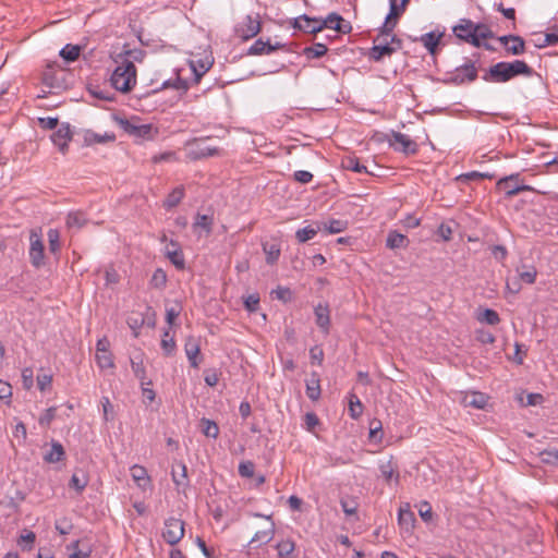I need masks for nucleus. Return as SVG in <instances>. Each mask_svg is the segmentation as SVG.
Masks as SVG:
<instances>
[{
	"instance_id": "9d476101",
	"label": "nucleus",
	"mask_w": 558,
	"mask_h": 558,
	"mask_svg": "<svg viewBox=\"0 0 558 558\" xmlns=\"http://www.w3.org/2000/svg\"><path fill=\"white\" fill-rule=\"evenodd\" d=\"M31 247H29V259L35 268H39L44 265L45 246L40 235L36 231H31L29 235Z\"/></svg>"
},
{
	"instance_id": "bb28decb",
	"label": "nucleus",
	"mask_w": 558,
	"mask_h": 558,
	"mask_svg": "<svg viewBox=\"0 0 558 558\" xmlns=\"http://www.w3.org/2000/svg\"><path fill=\"white\" fill-rule=\"evenodd\" d=\"M166 88H173L182 94L186 93L189 89V83L186 80L181 78L180 76H177L174 80L169 78L166 80L160 87L154 89V93L166 89Z\"/></svg>"
},
{
	"instance_id": "09e8293b",
	"label": "nucleus",
	"mask_w": 558,
	"mask_h": 558,
	"mask_svg": "<svg viewBox=\"0 0 558 558\" xmlns=\"http://www.w3.org/2000/svg\"><path fill=\"white\" fill-rule=\"evenodd\" d=\"M96 362L102 369L112 368L114 366L110 351L96 352Z\"/></svg>"
},
{
	"instance_id": "20e7f679",
	"label": "nucleus",
	"mask_w": 558,
	"mask_h": 558,
	"mask_svg": "<svg viewBox=\"0 0 558 558\" xmlns=\"http://www.w3.org/2000/svg\"><path fill=\"white\" fill-rule=\"evenodd\" d=\"M474 31V22L469 19L460 20L459 24H457L452 28V32L458 39L477 48L484 47L486 50L495 51V47H493L492 45L478 41Z\"/></svg>"
},
{
	"instance_id": "412c9836",
	"label": "nucleus",
	"mask_w": 558,
	"mask_h": 558,
	"mask_svg": "<svg viewBox=\"0 0 558 558\" xmlns=\"http://www.w3.org/2000/svg\"><path fill=\"white\" fill-rule=\"evenodd\" d=\"M409 243L410 241L407 235L396 230H391L386 239V246L390 250L407 248Z\"/></svg>"
},
{
	"instance_id": "a19ab883",
	"label": "nucleus",
	"mask_w": 558,
	"mask_h": 558,
	"mask_svg": "<svg viewBox=\"0 0 558 558\" xmlns=\"http://www.w3.org/2000/svg\"><path fill=\"white\" fill-rule=\"evenodd\" d=\"M88 484V478L84 472L80 475L78 473H74L70 480L69 486L76 490L77 494H81Z\"/></svg>"
},
{
	"instance_id": "f704fd0d",
	"label": "nucleus",
	"mask_w": 558,
	"mask_h": 558,
	"mask_svg": "<svg viewBox=\"0 0 558 558\" xmlns=\"http://www.w3.org/2000/svg\"><path fill=\"white\" fill-rule=\"evenodd\" d=\"M397 22L398 21L392 20V19L386 16V20H385L384 24L378 29V34L375 37L374 43H377V41H379L380 39H384V38L387 39L388 36L391 37L393 28L397 25Z\"/></svg>"
},
{
	"instance_id": "6e6552de",
	"label": "nucleus",
	"mask_w": 558,
	"mask_h": 558,
	"mask_svg": "<svg viewBox=\"0 0 558 558\" xmlns=\"http://www.w3.org/2000/svg\"><path fill=\"white\" fill-rule=\"evenodd\" d=\"M184 521L178 518H168L165 521L162 537L171 546L177 545L184 536Z\"/></svg>"
},
{
	"instance_id": "a878e982",
	"label": "nucleus",
	"mask_w": 558,
	"mask_h": 558,
	"mask_svg": "<svg viewBox=\"0 0 558 558\" xmlns=\"http://www.w3.org/2000/svg\"><path fill=\"white\" fill-rule=\"evenodd\" d=\"M65 451L59 441L52 440L51 449L44 456V460L48 463H57L64 459Z\"/></svg>"
},
{
	"instance_id": "774afa93",
	"label": "nucleus",
	"mask_w": 558,
	"mask_h": 558,
	"mask_svg": "<svg viewBox=\"0 0 558 558\" xmlns=\"http://www.w3.org/2000/svg\"><path fill=\"white\" fill-rule=\"evenodd\" d=\"M80 541H75L71 546L73 548V553L69 556V558H89L92 554V549L88 547L85 550L78 548Z\"/></svg>"
},
{
	"instance_id": "ea45409f",
	"label": "nucleus",
	"mask_w": 558,
	"mask_h": 558,
	"mask_svg": "<svg viewBox=\"0 0 558 558\" xmlns=\"http://www.w3.org/2000/svg\"><path fill=\"white\" fill-rule=\"evenodd\" d=\"M477 320L480 323H485L490 326L498 325L500 323L499 314L492 308H485L478 316Z\"/></svg>"
},
{
	"instance_id": "5701e85b",
	"label": "nucleus",
	"mask_w": 558,
	"mask_h": 558,
	"mask_svg": "<svg viewBox=\"0 0 558 558\" xmlns=\"http://www.w3.org/2000/svg\"><path fill=\"white\" fill-rule=\"evenodd\" d=\"M142 353L131 359V368L135 375V377L141 381L142 386L151 385V381H146V369L143 363Z\"/></svg>"
},
{
	"instance_id": "cd10ccee",
	"label": "nucleus",
	"mask_w": 558,
	"mask_h": 558,
	"mask_svg": "<svg viewBox=\"0 0 558 558\" xmlns=\"http://www.w3.org/2000/svg\"><path fill=\"white\" fill-rule=\"evenodd\" d=\"M322 229L330 234L343 232L348 229L349 222L342 219H329L326 222H320Z\"/></svg>"
},
{
	"instance_id": "0eeeda50",
	"label": "nucleus",
	"mask_w": 558,
	"mask_h": 558,
	"mask_svg": "<svg viewBox=\"0 0 558 558\" xmlns=\"http://www.w3.org/2000/svg\"><path fill=\"white\" fill-rule=\"evenodd\" d=\"M520 174L513 173L508 177L501 178L496 183L498 191L505 192V198H511L520 192L532 191L530 185L519 184Z\"/></svg>"
},
{
	"instance_id": "8fccbe9b",
	"label": "nucleus",
	"mask_w": 558,
	"mask_h": 558,
	"mask_svg": "<svg viewBox=\"0 0 558 558\" xmlns=\"http://www.w3.org/2000/svg\"><path fill=\"white\" fill-rule=\"evenodd\" d=\"M194 228H201L209 234L213 230V217L198 214L194 222Z\"/></svg>"
},
{
	"instance_id": "393cba45",
	"label": "nucleus",
	"mask_w": 558,
	"mask_h": 558,
	"mask_svg": "<svg viewBox=\"0 0 558 558\" xmlns=\"http://www.w3.org/2000/svg\"><path fill=\"white\" fill-rule=\"evenodd\" d=\"M114 140L116 135L113 133H105L104 135H100L92 131H86L84 134V144L86 146H90L93 144L114 142Z\"/></svg>"
},
{
	"instance_id": "2eb2a0df",
	"label": "nucleus",
	"mask_w": 558,
	"mask_h": 558,
	"mask_svg": "<svg viewBox=\"0 0 558 558\" xmlns=\"http://www.w3.org/2000/svg\"><path fill=\"white\" fill-rule=\"evenodd\" d=\"M254 517L266 518L269 520V525L267 529L257 531L254 536L251 538L248 544L259 543V545L268 544L275 536V523L271 520L270 515H263L260 513H254Z\"/></svg>"
},
{
	"instance_id": "e433bc0d",
	"label": "nucleus",
	"mask_w": 558,
	"mask_h": 558,
	"mask_svg": "<svg viewBox=\"0 0 558 558\" xmlns=\"http://www.w3.org/2000/svg\"><path fill=\"white\" fill-rule=\"evenodd\" d=\"M408 3L407 0H400V2L398 0H389V13L387 16L398 21L405 11Z\"/></svg>"
},
{
	"instance_id": "b1692460",
	"label": "nucleus",
	"mask_w": 558,
	"mask_h": 558,
	"mask_svg": "<svg viewBox=\"0 0 558 558\" xmlns=\"http://www.w3.org/2000/svg\"><path fill=\"white\" fill-rule=\"evenodd\" d=\"M398 522L407 531L414 526L415 517L411 511L409 504H407L404 507H400L398 513Z\"/></svg>"
},
{
	"instance_id": "7c9ffc66",
	"label": "nucleus",
	"mask_w": 558,
	"mask_h": 558,
	"mask_svg": "<svg viewBox=\"0 0 558 558\" xmlns=\"http://www.w3.org/2000/svg\"><path fill=\"white\" fill-rule=\"evenodd\" d=\"M304 22L303 32L308 34H317L323 31L322 19L311 17L306 14L301 15Z\"/></svg>"
},
{
	"instance_id": "bf43d9fd",
	"label": "nucleus",
	"mask_w": 558,
	"mask_h": 558,
	"mask_svg": "<svg viewBox=\"0 0 558 558\" xmlns=\"http://www.w3.org/2000/svg\"><path fill=\"white\" fill-rule=\"evenodd\" d=\"M56 412H57L56 407L48 408L44 412V414L39 417V420H38L39 425L44 426V427H49L51 422L56 418Z\"/></svg>"
},
{
	"instance_id": "dca6fc26",
	"label": "nucleus",
	"mask_w": 558,
	"mask_h": 558,
	"mask_svg": "<svg viewBox=\"0 0 558 558\" xmlns=\"http://www.w3.org/2000/svg\"><path fill=\"white\" fill-rule=\"evenodd\" d=\"M184 351L189 359L190 365L197 368L199 365L198 355L201 352V345L197 338L190 336L185 339Z\"/></svg>"
},
{
	"instance_id": "a211bd4d",
	"label": "nucleus",
	"mask_w": 558,
	"mask_h": 558,
	"mask_svg": "<svg viewBox=\"0 0 558 558\" xmlns=\"http://www.w3.org/2000/svg\"><path fill=\"white\" fill-rule=\"evenodd\" d=\"M320 376L317 372H312L310 379L306 380V396L312 401L320 398Z\"/></svg>"
},
{
	"instance_id": "c03bdc74",
	"label": "nucleus",
	"mask_w": 558,
	"mask_h": 558,
	"mask_svg": "<svg viewBox=\"0 0 558 558\" xmlns=\"http://www.w3.org/2000/svg\"><path fill=\"white\" fill-rule=\"evenodd\" d=\"M363 412V404L359 397L354 393L349 398V413L352 418H359Z\"/></svg>"
},
{
	"instance_id": "69168bd1",
	"label": "nucleus",
	"mask_w": 558,
	"mask_h": 558,
	"mask_svg": "<svg viewBox=\"0 0 558 558\" xmlns=\"http://www.w3.org/2000/svg\"><path fill=\"white\" fill-rule=\"evenodd\" d=\"M85 223V218L81 213H70L66 217V225L81 228Z\"/></svg>"
},
{
	"instance_id": "338daca9",
	"label": "nucleus",
	"mask_w": 558,
	"mask_h": 558,
	"mask_svg": "<svg viewBox=\"0 0 558 558\" xmlns=\"http://www.w3.org/2000/svg\"><path fill=\"white\" fill-rule=\"evenodd\" d=\"M44 84L49 87H60L58 74L52 70H47L44 72Z\"/></svg>"
},
{
	"instance_id": "680f3d73",
	"label": "nucleus",
	"mask_w": 558,
	"mask_h": 558,
	"mask_svg": "<svg viewBox=\"0 0 558 558\" xmlns=\"http://www.w3.org/2000/svg\"><path fill=\"white\" fill-rule=\"evenodd\" d=\"M537 271L534 266H530L527 270L519 272V281L533 284L536 280Z\"/></svg>"
},
{
	"instance_id": "f3484780",
	"label": "nucleus",
	"mask_w": 558,
	"mask_h": 558,
	"mask_svg": "<svg viewBox=\"0 0 558 558\" xmlns=\"http://www.w3.org/2000/svg\"><path fill=\"white\" fill-rule=\"evenodd\" d=\"M379 471L384 480L389 483L392 480H395L396 484H399L400 481V474L398 471V465L393 462L392 457L387 460L383 461L379 464Z\"/></svg>"
},
{
	"instance_id": "79ce46f5",
	"label": "nucleus",
	"mask_w": 558,
	"mask_h": 558,
	"mask_svg": "<svg viewBox=\"0 0 558 558\" xmlns=\"http://www.w3.org/2000/svg\"><path fill=\"white\" fill-rule=\"evenodd\" d=\"M202 432L206 437H210L216 439L219 435V427L216 422L208 420V418H202L201 421Z\"/></svg>"
},
{
	"instance_id": "423d86ee",
	"label": "nucleus",
	"mask_w": 558,
	"mask_h": 558,
	"mask_svg": "<svg viewBox=\"0 0 558 558\" xmlns=\"http://www.w3.org/2000/svg\"><path fill=\"white\" fill-rule=\"evenodd\" d=\"M262 29V23L259 14L255 15H246L240 23L235 26V34L238 37L243 40H248L255 37Z\"/></svg>"
},
{
	"instance_id": "4468645a",
	"label": "nucleus",
	"mask_w": 558,
	"mask_h": 558,
	"mask_svg": "<svg viewBox=\"0 0 558 558\" xmlns=\"http://www.w3.org/2000/svg\"><path fill=\"white\" fill-rule=\"evenodd\" d=\"M393 54V48H390L386 38L374 43V46L368 50L367 57L374 62H380L386 57Z\"/></svg>"
},
{
	"instance_id": "5fc2aeb1",
	"label": "nucleus",
	"mask_w": 558,
	"mask_h": 558,
	"mask_svg": "<svg viewBox=\"0 0 558 558\" xmlns=\"http://www.w3.org/2000/svg\"><path fill=\"white\" fill-rule=\"evenodd\" d=\"M557 44H558V27H555L554 32L545 34L542 39V43H537L536 46L538 48H544V47L554 46Z\"/></svg>"
},
{
	"instance_id": "58836bf2",
	"label": "nucleus",
	"mask_w": 558,
	"mask_h": 558,
	"mask_svg": "<svg viewBox=\"0 0 558 558\" xmlns=\"http://www.w3.org/2000/svg\"><path fill=\"white\" fill-rule=\"evenodd\" d=\"M177 468L180 470V473L175 470V468L172 469V481L177 486H185L187 484L186 477H187V469L186 465L182 462L177 463Z\"/></svg>"
},
{
	"instance_id": "2f4dec72",
	"label": "nucleus",
	"mask_w": 558,
	"mask_h": 558,
	"mask_svg": "<svg viewBox=\"0 0 558 558\" xmlns=\"http://www.w3.org/2000/svg\"><path fill=\"white\" fill-rule=\"evenodd\" d=\"M183 197L184 189L182 186H178L171 193L168 194L167 198L163 202V207L166 209L174 208L180 204Z\"/></svg>"
},
{
	"instance_id": "72a5a7b5",
	"label": "nucleus",
	"mask_w": 558,
	"mask_h": 558,
	"mask_svg": "<svg viewBox=\"0 0 558 558\" xmlns=\"http://www.w3.org/2000/svg\"><path fill=\"white\" fill-rule=\"evenodd\" d=\"M263 251L266 255V263L269 265H274L279 256H280V246L276 243H265L263 244Z\"/></svg>"
},
{
	"instance_id": "1a4fd4ad",
	"label": "nucleus",
	"mask_w": 558,
	"mask_h": 558,
	"mask_svg": "<svg viewBox=\"0 0 558 558\" xmlns=\"http://www.w3.org/2000/svg\"><path fill=\"white\" fill-rule=\"evenodd\" d=\"M119 125L125 133L143 140H153L158 134L151 124H134L128 119H120Z\"/></svg>"
},
{
	"instance_id": "864d4df0",
	"label": "nucleus",
	"mask_w": 558,
	"mask_h": 558,
	"mask_svg": "<svg viewBox=\"0 0 558 558\" xmlns=\"http://www.w3.org/2000/svg\"><path fill=\"white\" fill-rule=\"evenodd\" d=\"M295 548V544L291 539H283L277 544L278 556L283 558L289 556Z\"/></svg>"
},
{
	"instance_id": "f8f14e48",
	"label": "nucleus",
	"mask_w": 558,
	"mask_h": 558,
	"mask_svg": "<svg viewBox=\"0 0 558 558\" xmlns=\"http://www.w3.org/2000/svg\"><path fill=\"white\" fill-rule=\"evenodd\" d=\"M72 140L71 126L69 123H61L51 135V141L64 155L69 149V142Z\"/></svg>"
},
{
	"instance_id": "4d7b16f0",
	"label": "nucleus",
	"mask_w": 558,
	"mask_h": 558,
	"mask_svg": "<svg viewBox=\"0 0 558 558\" xmlns=\"http://www.w3.org/2000/svg\"><path fill=\"white\" fill-rule=\"evenodd\" d=\"M35 539H36L35 533L32 531H28L27 533L21 535V537L19 539V545L23 550H31Z\"/></svg>"
},
{
	"instance_id": "c85d7f7f",
	"label": "nucleus",
	"mask_w": 558,
	"mask_h": 558,
	"mask_svg": "<svg viewBox=\"0 0 558 558\" xmlns=\"http://www.w3.org/2000/svg\"><path fill=\"white\" fill-rule=\"evenodd\" d=\"M167 282L168 276L166 271L162 268H157L149 280V287L162 291L166 289Z\"/></svg>"
},
{
	"instance_id": "de8ad7c7",
	"label": "nucleus",
	"mask_w": 558,
	"mask_h": 558,
	"mask_svg": "<svg viewBox=\"0 0 558 558\" xmlns=\"http://www.w3.org/2000/svg\"><path fill=\"white\" fill-rule=\"evenodd\" d=\"M474 33L476 34L477 40L495 38L494 32L490 27L484 23H474Z\"/></svg>"
},
{
	"instance_id": "6ab92c4d",
	"label": "nucleus",
	"mask_w": 558,
	"mask_h": 558,
	"mask_svg": "<svg viewBox=\"0 0 558 558\" xmlns=\"http://www.w3.org/2000/svg\"><path fill=\"white\" fill-rule=\"evenodd\" d=\"M442 36L444 33L429 32L422 35L418 40L423 44V46L432 56H435Z\"/></svg>"
},
{
	"instance_id": "37998d69",
	"label": "nucleus",
	"mask_w": 558,
	"mask_h": 558,
	"mask_svg": "<svg viewBox=\"0 0 558 558\" xmlns=\"http://www.w3.org/2000/svg\"><path fill=\"white\" fill-rule=\"evenodd\" d=\"M342 166L347 170H351L357 173H371L367 168L360 163V160L356 157H348L342 161Z\"/></svg>"
},
{
	"instance_id": "c756f323",
	"label": "nucleus",
	"mask_w": 558,
	"mask_h": 558,
	"mask_svg": "<svg viewBox=\"0 0 558 558\" xmlns=\"http://www.w3.org/2000/svg\"><path fill=\"white\" fill-rule=\"evenodd\" d=\"M315 225L316 227L307 226L302 229H299L295 232L296 240L300 243H305L306 241L312 240L317 234V232L322 230L320 222H316Z\"/></svg>"
},
{
	"instance_id": "e2e57ef3",
	"label": "nucleus",
	"mask_w": 558,
	"mask_h": 558,
	"mask_svg": "<svg viewBox=\"0 0 558 558\" xmlns=\"http://www.w3.org/2000/svg\"><path fill=\"white\" fill-rule=\"evenodd\" d=\"M475 338L482 344H492L496 340L495 336L490 331L485 329H477L475 331Z\"/></svg>"
},
{
	"instance_id": "473e14b6",
	"label": "nucleus",
	"mask_w": 558,
	"mask_h": 558,
	"mask_svg": "<svg viewBox=\"0 0 558 558\" xmlns=\"http://www.w3.org/2000/svg\"><path fill=\"white\" fill-rule=\"evenodd\" d=\"M328 51V48L326 45L322 43H316L313 46L305 47L302 51L303 56H305L307 59H318L323 56H325Z\"/></svg>"
},
{
	"instance_id": "c9c22d12",
	"label": "nucleus",
	"mask_w": 558,
	"mask_h": 558,
	"mask_svg": "<svg viewBox=\"0 0 558 558\" xmlns=\"http://www.w3.org/2000/svg\"><path fill=\"white\" fill-rule=\"evenodd\" d=\"M80 53H81V46H78V45L68 44L60 50L61 58L66 62H73V61L77 60L80 57Z\"/></svg>"
},
{
	"instance_id": "f257e3e1",
	"label": "nucleus",
	"mask_w": 558,
	"mask_h": 558,
	"mask_svg": "<svg viewBox=\"0 0 558 558\" xmlns=\"http://www.w3.org/2000/svg\"><path fill=\"white\" fill-rule=\"evenodd\" d=\"M534 70L523 60L500 61L486 70L482 78L487 83H506L515 76H532Z\"/></svg>"
},
{
	"instance_id": "ddd939ff",
	"label": "nucleus",
	"mask_w": 558,
	"mask_h": 558,
	"mask_svg": "<svg viewBox=\"0 0 558 558\" xmlns=\"http://www.w3.org/2000/svg\"><path fill=\"white\" fill-rule=\"evenodd\" d=\"M315 323L324 335L330 331V310L327 303H318L314 307Z\"/></svg>"
},
{
	"instance_id": "a18cd8bd",
	"label": "nucleus",
	"mask_w": 558,
	"mask_h": 558,
	"mask_svg": "<svg viewBox=\"0 0 558 558\" xmlns=\"http://www.w3.org/2000/svg\"><path fill=\"white\" fill-rule=\"evenodd\" d=\"M197 63L198 66L194 62H191V68L194 73V82L196 84L199 83L202 76L211 68L213 64L211 62L203 60H199Z\"/></svg>"
},
{
	"instance_id": "603ef678",
	"label": "nucleus",
	"mask_w": 558,
	"mask_h": 558,
	"mask_svg": "<svg viewBox=\"0 0 558 558\" xmlns=\"http://www.w3.org/2000/svg\"><path fill=\"white\" fill-rule=\"evenodd\" d=\"M49 251L53 254L60 250V233L57 229L48 230Z\"/></svg>"
},
{
	"instance_id": "6e6d98bb",
	"label": "nucleus",
	"mask_w": 558,
	"mask_h": 558,
	"mask_svg": "<svg viewBox=\"0 0 558 558\" xmlns=\"http://www.w3.org/2000/svg\"><path fill=\"white\" fill-rule=\"evenodd\" d=\"M259 294L258 293H252V294H248L245 299H244V307L246 311H248L250 313H254L258 310V306H259Z\"/></svg>"
},
{
	"instance_id": "3c124183",
	"label": "nucleus",
	"mask_w": 558,
	"mask_h": 558,
	"mask_svg": "<svg viewBox=\"0 0 558 558\" xmlns=\"http://www.w3.org/2000/svg\"><path fill=\"white\" fill-rule=\"evenodd\" d=\"M340 505L345 515H353L357 511L359 504L354 498H341Z\"/></svg>"
},
{
	"instance_id": "0e129e2a",
	"label": "nucleus",
	"mask_w": 558,
	"mask_h": 558,
	"mask_svg": "<svg viewBox=\"0 0 558 558\" xmlns=\"http://www.w3.org/2000/svg\"><path fill=\"white\" fill-rule=\"evenodd\" d=\"M271 294L275 295L276 299L282 301L283 303H288L292 300V292L289 288L278 287L272 290Z\"/></svg>"
},
{
	"instance_id": "13d9d810",
	"label": "nucleus",
	"mask_w": 558,
	"mask_h": 558,
	"mask_svg": "<svg viewBox=\"0 0 558 558\" xmlns=\"http://www.w3.org/2000/svg\"><path fill=\"white\" fill-rule=\"evenodd\" d=\"M254 470H255V464L250 460L240 462L239 468H238L239 474L242 477H246V478H250L254 475Z\"/></svg>"
},
{
	"instance_id": "4c0bfd02",
	"label": "nucleus",
	"mask_w": 558,
	"mask_h": 558,
	"mask_svg": "<svg viewBox=\"0 0 558 558\" xmlns=\"http://www.w3.org/2000/svg\"><path fill=\"white\" fill-rule=\"evenodd\" d=\"M463 402L468 407L483 409L486 404V396L482 392H472L471 395L464 397Z\"/></svg>"
},
{
	"instance_id": "39448f33",
	"label": "nucleus",
	"mask_w": 558,
	"mask_h": 558,
	"mask_svg": "<svg viewBox=\"0 0 558 558\" xmlns=\"http://www.w3.org/2000/svg\"><path fill=\"white\" fill-rule=\"evenodd\" d=\"M387 142L396 151L405 155H414L418 150L416 142L401 132L391 131V133L387 135Z\"/></svg>"
},
{
	"instance_id": "9b49d317",
	"label": "nucleus",
	"mask_w": 558,
	"mask_h": 558,
	"mask_svg": "<svg viewBox=\"0 0 558 558\" xmlns=\"http://www.w3.org/2000/svg\"><path fill=\"white\" fill-rule=\"evenodd\" d=\"M219 154V148L205 145L203 140H194L192 143H190L189 157L193 160L211 157Z\"/></svg>"
},
{
	"instance_id": "f03ea898",
	"label": "nucleus",
	"mask_w": 558,
	"mask_h": 558,
	"mask_svg": "<svg viewBox=\"0 0 558 558\" xmlns=\"http://www.w3.org/2000/svg\"><path fill=\"white\" fill-rule=\"evenodd\" d=\"M111 85L119 92H130L136 83V68L128 58H123L110 77Z\"/></svg>"
},
{
	"instance_id": "7ed1b4c3",
	"label": "nucleus",
	"mask_w": 558,
	"mask_h": 558,
	"mask_svg": "<svg viewBox=\"0 0 558 558\" xmlns=\"http://www.w3.org/2000/svg\"><path fill=\"white\" fill-rule=\"evenodd\" d=\"M473 57H475L476 60L468 59L462 65L448 72L444 83L447 85L461 86L475 82L478 77L476 61L480 59V53H474Z\"/></svg>"
},
{
	"instance_id": "052dcab7",
	"label": "nucleus",
	"mask_w": 558,
	"mask_h": 558,
	"mask_svg": "<svg viewBox=\"0 0 558 558\" xmlns=\"http://www.w3.org/2000/svg\"><path fill=\"white\" fill-rule=\"evenodd\" d=\"M418 514L426 523L433 520V510L428 501H422L418 506Z\"/></svg>"
},
{
	"instance_id": "49530a36",
	"label": "nucleus",
	"mask_w": 558,
	"mask_h": 558,
	"mask_svg": "<svg viewBox=\"0 0 558 558\" xmlns=\"http://www.w3.org/2000/svg\"><path fill=\"white\" fill-rule=\"evenodd\" d=\"M507 52L512 56H520L525 52V41L521 36L515 35L512 45L507 46Z\"/></svg>"
},
{
	"instance_id": "4be33fe9",
	"label": "nucleus",
	"mask_w": 558,
	"mask_h": 558,
	"mask_svg": "<svg viewBox=\"0 0 558 558\" xmlns=\"http://www.w3.org/2000/svg\"><path fill=\"white\" fill-rule=\"evenodd\" d=\"M131 476L142 489H146L150 485V477L148 476L147 470L142 465H133L131 468Z\"/></svg>"
},
{
	"instance_id": "aec40b11",
	"label": "nucleus",
	"mask_w": 558,
	"mask_h": 558,
	"mask_svg": "<svg viewBox=\"0 0 558 558\" xmlns=\"http://www.w3.org/2000/svg\"><path fill=\"white\" fill-rule=\"evenodd\" d=\"M170 246L173 247V251H170L168 247L166 251V256L169 258V260L175 266L177 269H184L185 268V259L184 255L179 246V243L177 241L171 240Z\"/></svg>"
}]
</instances>
